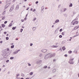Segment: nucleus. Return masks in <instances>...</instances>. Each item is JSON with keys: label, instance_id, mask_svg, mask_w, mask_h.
Instances as JSON below:
<instances>
[{"label": "nucleus", "instance_id": "f257e3e1", "mask_svg": "<svg viewBox=\"0 0 79 79\" xmlns=\"http://www.w3.org/2000/svg\"><path fill=\"white\" fill-rule=\"evenodd\" d=\"M55 56V53H48L45 55L44 57V59H45V60H47V59H48V58H50L52 57H54Z\"/></svg>", "mask_w": 79, "mask_h": 79}, {"label": "nucleus", "instance_id": "f03ea898", "mask_svg": "<svg viewBox=\"0 0 79 79\" xmlns=\"http://www.w3.org/2000/svg\"><path fill=\"white\" fill-rule=\"evenodd\" d=\"M73 60H74V58L73 59H69V63H70V64H74Z\"/></svg>", "mask_w": 79, "mask_h": 79}, {"label": "nucleus", "instance_id": "7ed1b4c3", "mask_svg": "<svg viewBox=\"0 0 79 79\" xmlns=\"http://www.w3.org/2000/svg\"><path fill=\"white\" fill-rule=\"evenodd\" d=\"M14 8H15V5H13L10 10V11H12Z\"/></svg>", "mask_w": 79, "mask_h": 79}, {"label": "nucleus", "instance_id": "20e7f679", "mask_svg": "<svg viewBox=\"0 0 79 79\" xmlns=\"http://www.w3.org/2000/svg\"><path fill=\"white\" fill-rule=\"evenodd\" d=\"M78 23V22L77 21H75L74 23L72 22H71V24H72L73 25H74V24H77Z\"/></svg>", "mask_w": 79, "mask_h": 79}, {"label": "nucleus", "instance_id": "39448f33", "mask_svg": "<svg viewBox=\"0 0 79 79\" xmlns=\"http://www.w3.org/2000/svg\"><path fill=\"white\" fill-rule=\"evenodd\" d=\"M19 5H17L15 8V10H19Z\"/></svg>", "mask_w": 79, "mask_h": 79}, {"label": "nucleus", "instance_id": "423d86ee", "mask_svg": "<svg viewBox=\"0 0 79 79\" xmlns=\"http://www.w3.org/2000/svg\"><path fill=\"white\" fill-rule=\"evenodd\" d=\"M42 61L41 60H38L36 62V63L37 64H39V63H41Z\"/></svg>", "mask_w": 79, "mask_h": 79}, {"label": "nucleus", "instance_id": "0eeeda50", "mask_svg": "<svg viewBox=\"0 0 79 79\" xmlns=\"http://www.w3.org/2000/svg\"><path fill=\"white\" fill-rule=\"evenodd\" d=\"M47 51V50L45 49H44L41 50V52H43V53H45V52H46Z\"/></svg>", "mask_w": 79, "mask_h": 79}, {"label": "nucleus", "instance_id": "6e6552de", "mask_svg": "<svg viewBox=\"0 0 79 79\" xmlns=\"http://www.w3.org/2000/svg\"><path fill=\"white\" fill-rule=\"evenodd\" d=\"M52 48H57V47H58V46L53 45L52 46Z\"/></svg>", "mask_w": 79, "mask_h": 79}, {"label": "nucleus", "instance_id": "1a4fd4ad", "mask_svg": "<svg viewBox=\"0 0 79 79\" xmlns=\"http://www.w3.org/2000/svg\"><path fill=\"white\" fill-rule=\"evenodd\" d=\"M36 29V27H33L32 28L33 31H35Z\"/></svg>", "mask_w": 79, "mask_h": 79}, {"label": "nucleus", "instance_id": "9d476101", "mask_svg": "<svg viewBox=\"0 0 79 79\" xmlns=\"http://www.w3.org/2000/svg\"><path fill=\"white\" fill-rule=\"evenodd\" d=\"M59 19H57L56 20V21L55 22V23H58V22H59Z\"/></svg>", "mask_w": 79, "mask_h": 79}, {"label": "nucleus", "instance_id": "9b49d317", "mask_svg": "<svg viewBox=\"0 0 79 79\" xmlns=\"http://www.w3.org/2000/svg\"><path fill=\"white\" fill-rule=\"evenodd\" d=\"M62 49L63 50H66V48H65V47H63L62 48Z\"/></svg>", "mask_w": 79, "mask_h": 79}, {"label": "nucleus", "instance_id": "f8f14e48", "mask_svg": "<svg viewBox=\"0 0 79 79\" xmlns=\"http://www.w3.org/2000/svg\"><path fill=\"white\" fill-rule=\"evenodd\" d=\"M55 72H56V69H53L52 70V73H55Z\"/></svg>", "mask_w": 79, "mask_h": 79}, {"label": "nucleus", "instance_id": "ddd939ff", "mask_svg": "<svg viewBox=\"0 0 79 79\" xmlns=\"http://www.w3.org/2000/svg\"><path fill=\"white\" fill-rule=\"evenodd\" d=\"M17 53H18V52H17V51H15L13 52L14 54H17Z\"/></svg>", "mask_w": 79, "mask_h": 79}, {"label": "nucleus", "instance_id": "4468645a", "mask_svg": "<svg viewBox=\"0 0 79 79\" xmlns=\"http://www.w3.org/2000/svg\"><path fill=\"white\" fill-rule=\"evenodd\" d=\"M44 9V6H43L41 7V10H43Z\"/></svg>", "mask_w": 79, "mask_h": 79}, {"label": "nucleus", "instance_id": "2eb2a0df", "mask_svg": "<svg viewBox=\"0 0 79 79\" xmlns=\"http://www.w3.org/2000/svg\"><path fill=\"white\" fill-rule=\"evenodd\" d=\"M16 27H12V29L13 30H15V29H16Z\"/></svg>", "mask_w": 79, "mask_h": 79}, {"label": "nucleus", "instance_id": "dca6fc26", "mask_svg": "<svg viewBox=\"0 0 79 79\" xmlns=\"http://www.w3.org/2000/svg\"><path fill=\"white\" fill-rule=\"evenodd\" d=\"M10 5V3H8V4H7L6 6H6H9Z\"/></svg>", "mask_w": 79, "mask_h": 79}, {"label": "nucleus", "instance_id": "f3484780", "mask_svg": "<svg viewBox=\"0 0 79 79\" xmlns=\"http://www.w3.org/2000/svg\"><path fill=\"white\" fill-rule=\"evenodd\" d=\"M69 7H72V6H73V4L71 3L69 5Z\"/></svg>", "mask_w": 79, "mask_h": 79}, {"label": "nucleus", "instance_id": "a211bd4d", "mask_svg": "<svg viewBox=\"0 0 79 79\" xmlns=\"http://www.w3.org/2000/svg\"><path fill=\"white\" fill-rule=\"evenodd\" d=\"M12 23H10L9 25V27H11V26H12Z\"/></svg>", "mask_w": 79, "mask_h": 79}, {"label": "nucleus", "instance_id": "6ab92c4d", "mask_svg": "<svg viewBox=\"0 0 79 79\" xmlns=\"http://www.w3.org/2000/svg\"><path fill=\"white\" fill-rule=\"evenodd\" d=\"M43 56V54H42V53H40L39 55V56L40 57H41V56Z\"/></svg>", "mask_w": 79, "mask_h": 79}, {"label": "nucleus", "instance_id": "aec40b11", "mask_svg": "<svg viewBox=\"0 0 79 79\" xmlns=\"http://www.w3.org/2000/svg\"><path fill=\"white\" fill-rule=\"evenodd\" d=\"M64 11L63 12H64V11H66V10H67V9L66 8H64L63 9Z\"/></svg>", "mask_w": 79, "mask_h": 79}, {"label": "nucleus", "instance_id": "412c9836", "mask_svg": "<svg viewBox=\"0 0 79 79\" xmlns=\"http://www.w3.org/2000/svg\"><path fill=\"white\" fill-rule=\"evenodd\" d=\"M33 74V72H31L29 74H30V75H32Z\"/></svg>", "mask_w": 79, "mask_h": 79}, {"label": "nucleus", "instance_id": "4be33fe9", "mask_svg": "<svg viewBox=\"0 0 79 79\" xmlns=\"http://www.w3.org/2000/svg\"><path fill=\"white\" fill-rule=\"evenodd\" d=\"M2 27H5V25L4 24H2Z\"/></svg>", "mask_w": 79, "mask_h": 79}, {"label": "nucleus", "instance_id": "5701e85b", "mask_svg": "<svg viewBox=\"0 0 79 79\" xmlns=\"http://www.w3.org/2000/svg\"><path fill=\"white\" fill-rule=\"evenodd\" d=\"M43 68H44V69H46V68H47V66H45Z\"/></svg>", "mask_w": 79, "mask_h": 79}, {"label": "nucleus", "instance_id": "b1692460", "mask_svg": "<svg viewBox=\"0 0 79 79\" xmlns=\"http://www.w3.org/2000/svg\"><path fill=\"white\" fill-rule=\"evenodd\" d=\"M14 47H15V45H14L11 46V48H14Z\"/></svg>", "mask_w": 79, "mask_h": 79}, {"label": "nucleus", "instance_id": "393cba45", "mask_svg": "<svg viewBox=\"0 0 79 79\" xmlns=\"http://www.w3.org/2000/svg\"><path fill=\"white\" fill-rule=\"evenodd\" d=\"M36 19H37V18H34V19L33 20V21H35V20H36Z\"/></svg>", "mask_w": 79, "mask_h": 79}, {"label": "nucleus", "instance_id": "a878e982", "mask_svg": "<svg viewBox=\"0 0 79 79\" xmlns=\"http://www.w3.org/2000/svg\"><path fill=\"white\" fill-rule=\"evenodd\" d=\"M10 60H13V59H14V57H10Z\"/></svg>", "mask_w": 79, "mask_h": 79}, {"label": "nucleus", "instance_id": "bb28decb", "mask_svg": "<svg viewBox=\"0 0 79 79\" xmlns=\"http://www.w3.org/2000/svg\"><path fill=\"white\" fill-rule=\"evenodd\" d=\"M5 19V16H4L2 18V20Z\"/></svg>", "mask_w": 79, "mask_h": 79}, {"label": "nucleus", "instance_id": "cd10ccee", "mask_svg": "<svg viewBox=\"0 0 79 79\" xmlns=\"http://www.w3.org/2000/svg\"><path fill=\"white\" fill-rule=\"evenodd\" d=\"M5 14V11H4L2 13V15H4Z\"/></svg>", "mask_w": 79, "mask_h": 79}, {"label": "nucleus", "instance_id": "c85d7f7f", "mask_svg": "<svg viewBox=\"0 0 79 79\" xmlns=\"http://www.w3.org/2000/svg\"><path fill=\"white\" fill-rule=\"evenodd\" d=\"M23 31V28L21 29H20V32H22Z\"/></svg>", "mask_w": 79, "mask_h": 79}, {"label": "nucleus", "instance_id": "c756f323", "mask_svg": "<svg viewBox=\"0 0 79 79\" xmlns=\"http://www.w3.org/2000/svg\"><path fill=\"white\" fill-rule=\"evenodd\" d=\"M28 65L29 66H31V64H29V63H28Z\"/></svg>", "mask_w": 79, "mask_h": 79}, {"label": "nucleus", "instance_id": "7c9ffc66", "mask_svg": "<svg viewBox=\"0 0 79 79\" xmlns=\"http://www.w3.org/2000/svg\"><path fill=\"white\" fill-rule=\"evenodd\" d=\"M6 50H7V51H8V52L10 51V49H9V48H7L6 49Z\"/></svg>", "mask_w": 79, "mask_h": 79}, {"label": "nucleus", "instance_id": "2f4dec72", "mask_svg": "<svg viewBox=\"0 0 79 79\" xmlns=\"http://www.w3.org/2000/svg\"><path fill=\"white\" fill-rule=\"evenodd\" d=\"M69 53H72V51H70L69 52Z\"/></svg>", "mask_w": 79, "mask_h": 79}, {"label": "nucleus", "instance_id": "473e14b6", "mask_svg": "<svg viewBox=\"0 0 79 79\" xmlns=\"http://www.w3.org/2000/svg\"><path fill=\"white\" fill-rule=\"evenodd\" d=\"M62 35H64V32H62Z\"/></svg>", "mask_w": 79, "mask_h": 79}, {"label": "nucleus", "instance_id": "72a5a7b5", "mask_svg": "<svg viewBox=\"0 0 79 79\" xmlns=\"http://www.w3.org/2000/svg\"><path fill=\"white\" fill-rule=\"evenodd\" d=\"M6 40H8V39H9V38H8V37H6Z\"/></svg>", "mask_w": 79, "mask_h": 79}, {"label": "nucleus", "instance_id": "f704fd0d", "mask_svg": "<svg viewBox=\"0 0 79 79\" xmlns=\"http://www.w3.org/2000/svg\"><path fill=\"white\" fill-rule=\"evenodd\" d=\"M59 38H61L62 37V36L61 35H60L59 36Z\"/></svg>", "mask_w": 79, "mask_h": 79}, {"label": "nucleus", "instance_id": "c9c22d12", "mask_svg": "<svg viewBox=\"0 0 79 79\" xmlns=\"http://www.w3.org/2000/svg\"><path fill=\"white\" fill-rule=\"evenodd\" d=\"M6 63H8V62H9V60H6Z\"/></svg>", "mask_w": 79, "mask_h": 79}, {"label": "nucleus", "instance_id": "e433bc0d", "mask_svg": "<svg viewBox=\"0 0 79 79\" xmlns=\"http://www.w3.org/2000/svg\"><path fill=\"white\" fill-rule=\"evenodd\" d=\"M63 29H60V32H61V31H62Z\"/></svg>", "mask_w": 79, "mask_h": 79}, {"label": "nucleus", "instance_id": "4c0bfd02", "mask_svg": "<svg viewBox=\"0 0 79 79\" xmlns=\"http://www.w3.org/2000/svg\"><path fill=\"white\" fill-rule=\"evenodd\" d=\"M30 46H32V45H33V44L32 43H31L30 44Z\"/></svg>", "mask_w": 79, "mask_h": 79}, {"label": "nucleus", "instance_id": "58836bf2", "mask_svg": "<svg viewBox=\"0 0 79 79\" xmlns=\"http://www.w3.org/2000/svg\"><path fill=\"white\" fill-rule=\"evenodd\" d=\"M19 76H20V75L19 74H18L16 75V76H17V77Z\"/></svg>", "mask_w": 79, "mask_h": 79}, {"label": "nucleus", "instance_id": "ea45409f", "mask_svg": "<svg viewBox=\"0 0 79 79\" xmlns=\"http://www.w3.org/2000/svg\"><path fill=\"white\" fill-rule=\"evenodd\" d=\"M64 56H65L66 57H67V56H68V55L67 54H65L64 55Z\"/></svg>", "mask_w": 79, "mask_h": 79}, {"label": "nucleus", "instance_id": "a19ab883", "mask_svg": "<svg viewBox=\"0 0 79 79\" xmlns=\"http://www.w3.org/2000/svg\"><path fill=\"white\" fill-rule=\"evenodd\" d=\"M7 23V21H6L4 22V24H6Z\"/></svg>", "mask_w": 79, "mask_h": 79}, {"label": "nucleus", "instance_id": "79ce46f5", "mask_svg": "<svg viewBox=\"0 0 79 79\" xmlns=\"http://www.w3.org/2000/svg\"><path fill=\"white\" fill-rule=\"evenodd\" d=\"M16 77V78H16V79H20V78H19V77Z\"/></svg>", "mask_w": 79, "mask_h": 79}, {"label": "nucleus", "instance_id": "37998d69", "mask_svg": "<svg viewBox=\"0 0 79 79\" xmlns=\"http://www.w3.org/2000/svg\"><path fill=\"white\" fill-rule=\"evenodd\" d=\"M77 35H75L73 37H77Z\"/></svg>", "mask_w": 79, "mask_h": 79}, {"label": "nucleus", "instance_id": "c03bdc74", "mask_svg": "<svg viewBox=\"0 0 79 79\" xmlns=\"http://www.w3.org/2000/svg\"><path fill=\"white\" fill-rule=\"evenodd\" d=\"M22 76H23V77H24V75L23 74H22Z\"/></svg>", "mask_w": 79, "mask_h": 79}, {"label": "nucleus", "instance_id": "a18cd8bd", "mask_svg": "<svg viewBox=\"0 0 79 79\" xmlns=\"http://www.w3.org/2000/svg\"><path fill=\"white\" fill-rule=\"evenodd\" d=\"M21 21L22 22H24V20H23V19H21Z\"/></svg>", "mask_w": 79, "mask_h": 79}, {"label": "nucleus", "instance_id": "49530a36", "mask_svg": "<svg viewBox=\"0 0 79 79\" xmlns=\"http://www.w3.org/2000/svg\"><path fill=\"white\" fill-rule=\"evenodd\" d=\"M59 50H60V51H62V49L61 48H60L59 49Z\"/></svg>", "mask_w": 79, "mask_h": 79}, {"label": "nucleus", "instance_id": "de8ad7c7", "mask_svg": "<svg viewBox=\"0 0 79 79\" xmlns=\"http://www.w3.org/2000/svg\"><path fill=\"white\" fill-rule=\"evenodd\" d=\"M39 3V2H38V1H36V2H35V4H37V3Z\"/></svg>", "mask_w": 79, "mask_h": 79}, {"label": "nucleus", "instance_id": "09e8293b", "mask_svg": "<svg viewBox=\"0 0 79 79\" xmlns=\"http://www.w3.org/2000/svg\"><path fill=\"white\" fill-rule=\"evenodd\" d=\"M4 34H6V32L5 31L4 32Z\"/></svg>", "mask_w": 79, "mask_h": 79}, {"label": "nucleus", "instance_id": "8fccbe9b", "mask_svg": "<svg viewBox=\"0 0 79 79\" xmlns=\"http://www.w3.org/2000/svg\"><path fill=\"white\" fill-rule=\"evenodd\" d=\"M33 12H34V11H35V9H34L33 10Z\"/></svg>", "mask_w": 79, "mask_h": 79}, {"label": "nucleus", "instance_id": "3c124183", "mask_svg": "<svg viewBox=\"0 0 79 79\" xmlns=\"http://www.w3.org/2000/svg\"><path fill=\"white\" fill-rule=\"evenodd\" d=\"M20 51V49H19V50H17L16 51L18 52V53Z\"/></svg>", "mask_w": 79, "mask_h": 79}, {"label": "nucleus", "instance_id": "603ef678", "mask_svg": "<svg viewBox=\"0 0 79 79\" xmlns=\"http://www.w3.org/2000/svg\"><path fill=\"white\" fill-rule=\"evenodd\" d=\"M41 13H44V10H41Z\"/></svg>", "mask_w": 79, "mask_h": 79}, {"label": "nucleus", "instance_id": "864d4df0", "mask_svg": "<svg viewBox=\"0 0 79 79\" xmlns=\"http://www.w3.org/2000/svg\"><path fill=\"white\" fill-rule=\"evenodd\" d=\"M0 43L1 44H2V43H3V41H0Z\"/></svg>", "mask_w": 79, "mask_h": 79}, {"label": "nucleus", "instance_id": "5fc2aeb1", "mask_svg": "<svg viewBox=\"0 0 79 79\" xmlns=\"http://www.w3.org/2000/svg\"><path fill=\"white\" fill-rule=\"evenodd\" d=\"M29 7H28V8L26 10H29Z\"/></svg>", "mask_w": 79, "mask_h": 79}, {"label": "nucleus", "instance_id": "6e6d98bb", "mask_svg": "<svg viewBox=\"0 0 79 79\" xmlns=\"http://www.w3.org/2000/svg\"><path fill=\"white\" fill-rule=\"evenodd\" d=\"M77 18H76L75 19H74V20H75V21H76V20H77Z\"/></svg>", "mask_w": 79, "mask_h": 79}, {"label": "nucleus", "instance_id": "4d7b16f0", "mask_svg": "<svg viewBox=\"0 0 79 79\" xmlns=\"http://www.w3.org/2000/svg\"><path fill=\"white\" fill-rule=\"evenodd\" d=\"M8 7L7 6H6H6H5V8H8Z\"/></svg>", "mask_w": 79, "mask_h": 79}, {"label": "nucleus", "instance_id": "13d9d810", "mask_svg": "<svg viewBox=\"0 0 79 79\" xmlns=\"http://www.w3.org/2000/svg\"><path fill=\"white\" fill-rule=\"evenodd\" d=\"M32 10H33V9H32V8H31V9L30 10H31V11H32Z\"/></svg>", "mask_w": 79, "mask_h": 79}, {"label": "nucleus", "instance_id": "bf43d9fd", "mask_svg": "<svg viewBox=\"0 0 79 79\" xmlns=\"http://www.w3.org/2000/svg\"><path fill=\"white\" fill-rule=\"evenodd\" d=\"M24 20H25V21L26 20V17L24 19Z\"/></svg>", "mask_w": 79, "mask_h": 79}, {"label": "nucleus", "instance_id": "052dcab7", "mask_svg": "<svg viewBox=\"0 0 79 79\" xmlns=\"http://www.w3.org/2000/svg\"><path fill=\"white\" fill-rule=\"evenodd\" d=\"M59 43H56V45H58V44Z\"/></svg>", "mask_w": 79, "mask_h": 79}, {"label": "nucleus", "instance_id": "680f3d73", "mask_svg": "<svg viewBox=\"0 0 79 79\" xmlns=\"http://www.w3.org/2000/svg\"><path fill=\"white\" fill-rule=\"evenodd\" d=\"M3 67L4 68V67H5V65H3Z\"/></svg>", "mask_w": 79, "mask_h": 79}, {"label": "nucleus", "instance_id": "e2e57ef3", "mask_svg": "<svg viewBox=\"0 0 79 79\" xmlns=\"http://www.w3.org/2000/svg\"><path fill=\"white\" fill-rule=\"evenodd\" d=\"M56 31H57V30H56L55 31V32H56Z\"/></svg>", "mask_w": 79, "mask_h": 79}, {"label": "nucleus", "instance_id": "0e129e2a", "mask_svg": "<svg viewBox=\"0 0 79 79\" xmlns=\"http://www.w3.org/2000/svg\"><path fill=\"white\" fill-rule=\"evenodd\" d=\"M53 61H56V60L54 59Z\"/></svg>", "mask_w": 79, "mask_h": 79}, {"label": "nucleus", "instance_id": "69168bd1", "mask_svg": "<svg viewBox=\"0 0 79 79\" xmlns=\"http://www.w3.org/2000/svg\"><path fill=\"white\" fill-rule=\"evenodd\" d=\"M48 69H50V67H48Z\"/></svg>", "mask_w": 79, "mask_h": 79}, {"label": "nucleus", "instance_id": "338daca9", "mask_svg": "<svg viewBox=\"0 0 79 79\" xmlns=\"http://www.w3.org/2000/svg\"><path fill=\"white\" fill-rule=\"evenodd\" d=\"M26 79H29V78L28 77V78H26Z\"/></svg>", "mask_w": 79, "mask_h": 79}, {"label": "nucleus", "instance_id": "774afa93", "mask_svg": "<svg viewBox=\"0 0 79 79\" xmlns=\"http://www.w3.org/2000/svg\"><path fill=\"white\" fill-rule=\"evenodd\" d=\"M21 79H24V78L22 77L21 78Z\"/></svg>", "mask_w": 79, "mask_h": 79}]
</instances>
